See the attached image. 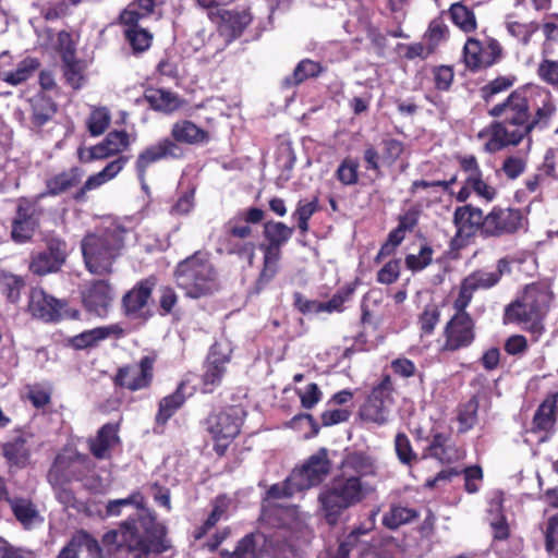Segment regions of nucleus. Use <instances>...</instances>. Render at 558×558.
<instances>
[{"label":"nucleus","mask_w":558,"mask_h":558,"mask_svg":"<svg viewBox=\"0 0 558 558\" xmlns=\"http://www.w3.org/2000/svg\"><path fill=\"white\" fill-rule=\"evenodd\" d=\"M101 543L110 553L126 550L134 558H150L171 547L166 537V527L156 521L151 512L121 522L102 535Z\"/></svg>","instance_id":"obj_1"},{"label":"nucleus","mask_w":558,"mask_h":558,"mask_svg":"<svg viewBox=\"0 0 558 558\" xmlns=\"http://www.w3.org/2000/svg\"><path fill=\"white\" fill-rule=\"evenodd\" d=\"M329 470L327 451L320 449L302 468L295 469L284 483L272 485L267 490L263 502L262 520L274 525L276 520L278 523L287 524V519L294 517L295 510L278 505L277 501L319 484L327 476Z\"/></svg>","instance_id":"obj_2"},{"label":"nucleus","mask_w":558,"mask_h":558,"mask_svg":"<svg viewBox=\"0 0 558 558\" xmlns=\"http://www.w3.org/2000/svg\"><path fill=\"white\" fill-rule=\"evenodd\" d=\"M529 98L530 88L515 90L506 101L490 109L489 113L504 118V122L492 126L490 137L485 144L487 151L494 153L507 145H515L531 131V125H527Z\"/></svg>","instance_id":"obj_3"},{"label":"nucleus","mask_w":558,"mask_h":558,"mask_svg":"<svg viewBox=\"0 0 558 558\" xmlns=\"http://www.w3.org/2000/svg\"><path fill=\"white\" fill-rule=\"evenodd\" d=\"M131 236V231L118 221H111L99 233L86 235L82 241V252L87 269L96 275L110 272L113 260Z\"/></svg>","instance_id":"obj_4"},{"label":"nucleus","mask_w":558,"mask_h":558,"mask_svg":"<svg viewBox=\"0 0 558 558\" xmlns=\"http://www.w3.org/2000/svg\"><path fill=\"white\" fill-rule=\"evenodd\" d=\"M373 492L374 486L368 481L341 475L323 488L318 500L328 523L335 524L344 510L362 502Z\"/></svg>","instance_id":"obj_5"},{"label":"nucleus","mask_w":558,"mask_h":558,"mask_svg":"<svg viewBox=\"0 0 558 558\" xmlns=\"http://www.w3.org/2000/svg\"><path fill=\"white\" fill-rule=\"evenodd\" d=\"M177 284L189 298L197 299L218 289L217 272L203 254H195L178 265Z\"/></svg>","instance_id":"obj_6"},{"label":"nucleus","mask_w":558,"mask_h":558,"mask_svg":"<svg viewBox=\"0 0 558 558\" xmlns=\"http://www.w3.org/2000/svg\"><path fill=\"white\" fill-rule=\"evenodd\" d=\"M550 300L551 295L547 289L536 284L527 286L522 296L507 306L505 322L522 325L523 328L538 335L543 329L542 317Z\"/></svg>","instance_id":"obj_7"},{"label":"nucleus","mask_w":558,"mask_h":558,"mask_svg":"<svg viewBox=\"0 0 558 558\" xmlns=\"http://www.w3.org/2000/svg\"><path fill=\"white\" fill-rule=\"evenodd\" d=\"M475 337L474 323L468 313H456L446 323L437 340L438 351L454 352L471 345Z\"/></svg>","instance_id":"obj_8"},{"label":"nucleus","mask_w":558,"mask_h":558,"mask_svg":"<svg viewBox=\"0 0 558 558\" xmlns=\"http://www.w3.org/2000/svg\"><path fill=\"white\" fill-rule=\"evenodd\" d=\"M525 218L520 209L494 207L484 218L483 233L489 236L512 234L523 229Z\"/></svg>","instance_id":"obj_9"},{"label":"nucleus","mask_w":558,"mask_h":558,"mask_svg":"<svg viewBox=\"0 0 558 558\" xmlns=\"http://www.w3.org/2000/svg\"><path fill=\"white\" fill-rule=\"evenodd\" d=\"M86 463V458L80 454H74V457H65L64 454H60L57 457L53 466L49 472V481L53 485L54 494L57 499L64 505L65 507H75L76 499L73 493L63 487L60 483V476L64 472H69L71 475L76 476V471L81 465Z\"/></svg>","instance_id":"obj_10"},{"label":"nucleus","mask_w":558,"mask_h":558,"mask_svg":"<svg viewBox=\"0 0 558 558\" xmlns=\"http://www.w3.org/2000/svg\"><path fill=\"white\" fill-rule=\"evenodd\" d=\"M231 353L232 345L228 340H219L213 344L203 378L205 392L213 391L220 384L226 373V365L230 362Z\"/></svg>","instance_id":"obj_11"},{"label":"nucleus","mask_w":558,"mask_h":558,"mask_svg":"<svg viewBox=\"0 0 558 558\" xmlns=\"http://www.w3.org/2000/svg\"><path fill=\"white\" fill-rule=\"evenodd\" d=\"M154 357L144 356L137 363L121 367L116 375V383L131 391L148 388L154 376Z\"/></svg>","instance_id":"obj_12"},{"label":"nucleus","mask_w":558,"mask_h":558,"mask_svg":"<svg viewBox=\"0 0 558 558\" xmlns=\"http://www.w3.org/2000/svg\"><path fill=\"white\" fill-rule=\"evenodd\" d=\"M39 216L40 210L34 202L26 198L20 199L12 225V239L17 243L28 241L38 227Z\"/></svg>","instance_id":"obj_13"},{"label":"nucleus","mask_w":558,"mask_h":558,"mask_svg":"<svg viewBox=\"0 0 558 558\" xmlns=\"http://www.w3.org/2000/svg\"><path fill=\"white\" fill-rule=\"evenodd\" d=\"M499 53L500 48L495 40L481 43L477 39L469 38L463 49L464 62L472 70L492 65Z\"/></svg>","instance_id":"obj_14"},{"label":"nucleus","mask_w":558,"mask_h":558,"mask_svg":"<svg viewBox=\"0 0 558 558\" xmlns=\"http://www.w3.org/2000/svg\"><path fill=\"white\" fill-rule=\"evenodd\" d=\"M130 145L129 135L124 131L110 132L102 142L88 148L87 150L80 151V159L82 161H92L97 159H106L117 155Z\"/></svg>","instance_id":"obj_15"},{"label":"nucleus","mask_w":558,"mask_h":558,"mask_svg":"<svg viewBox=\"0 0 558 558\" xmlns=\"http://www.w3.org/2000/svg\"><path fill=\"white\" fill-rule=\"evenodd\" d=\"M65 256V244L58 240L51 241L46 251L38 253L32 258L29 269L38 276L56 272L64 263Z\"/></svg>","instance_id":"obj_16"},{"label":"nucleus","mask_w":558,"mask_h":558,"mask_svg":"<svg viewBox=\"0 0 558 558\" xmlns=\"http://www.w3.org/2000/svg\"><path fill=\"white\" fill-rule=\"evenodd\" d=\"M28 308L33 316L45 322H54L66 315L64 304L41 289L32 290Z\"/></svg>","instance_id":"obj_17"},{"label":"nucleus","mask_w":558,"mask_h":558,"mask_svg":"<svg viewBox=\"0 0 558 558\" xmlns=\"http://www.w3.org/2000/svg\"><path fill=\"white\" fill-rule=\"evenodd\" d=\"M85 308L99 317L107 314L112 302V290L108 282L98 280L92 282L82 294Z\"/></svg>","instance_id":"obj_18"},{"label":"nucleus","mask_w":558,"mask_h":558,"mask_svg":"<svg viewBox=\"0 0 558 558\" xmlns=\"http://www.w3.org/2000/svg\"><path fill=\"white\" fill-rule=\"evenodd\" d=\"M178 150L179 147L177 144L169 138L161 140L158 143L146 147L138 154L135 162L137 175H145L148 167L161 159L167 157H177Z\"/></svg>","instance_id":"obj_19"},{"label":"nucleus","mask_w":558,"mask_h":558,"mask_svg":"<svg viewBox=\"0 0 558 558\" xmlns=\"http://www.w3.org/2000/svg\"><path fill=\"white\" fill-rule=\"evenodd\" d=\"M483 211L471 205L460 206L454 210L453 222L457 228V236L469 238L478 229L483 232Z\"/></svg>","instance_id":"obj_20"},{"label":"nucleus","mask_w":558,"mask_h":558,"mask_svg":"<svg viewBox=\"0 0 558 558\" xmlns=\"http://www.w3.org/2000/svg\"><path fill=\"white\" fill-rule=\"evenodd\" d=\"M123 330L119 325L97 327L72 337L71 344L75 349H86L97 345L100 341L109 338L110 336H121Z\"/></svg>","instance_id":"obj_21"},{"label":"nucleus","mask_w":558,"mask_h":558,"mask_svg":"<svg viewBox=\"0 0 558 558\" xmlns=\"http://www.w3.org/2000/svg\"><path fill=\"white\" fill-rule=\"evenodd\" d=\"M209 432L215 440V449L223 454L231 440L239 434L240 425L236 421H215L209 426Z\"/></svg>","instance_id":"obj_22"},{"label":"nucleus","mask_w":558,"mask_h":558,"mask_svg":"<svg viewBox=\"0 0 558 558\" xmlns=\"http://www.w3.org/2000/svg\"><path fill=\"white\" fill-rule=\"evenodd\" d=\"M117 432L118 429L116 425L106 424L98 432L97 436L89 440L90 451L96 458H106L108 456V451L119 442Z\"/></svg>","instance_id":"obj_23"},{"label":"nucleus","mask_w":558,"mask_h":558,"mask_svg":"<svg viewBox=\"0 0 558 558\" xmlns=\"http://www.w3.org/2000/svg\"><path fill=\"white\" fill-rule=\"evenodd\" d=\"M171 135L175 142L184 144H201L208 140L206 131L187 120L174 123Z\"/></svg>","instance_id":"obj_24"},{"label":"nucleus","mask_w":558,"mask_h":558,"mask_svg":"<svg viewBox=\"0 0 558 558\" xmlns=\"http://www.w3.org/2000/svg\"><path fill=\"white\" fill-rule=\"evenodd\" d=\"M375 473L373 462L363 453H350L342 463L343 476L355 475L362 481H367V476Z\"/></svg>","instance_id":"obj_25"},{"label":"nucleus","mask_w":558,"mask_h":558,"mask_svg":"<svg viewBox=\"0 0 558 558\" xmlns=\"http://www.w3.org/2000/svg\"><path fill=\"white\" fill-rule=\"evenodd\" d=\"M530 96L537 98L534 99V105L536 106L535 119L532 122L527 121V125H531L532 129L535 125L546 124L554 113L555 107L550 94L545 89L538 87L530 88Z\"/></svg>","instance_id":"obj_26"},{"label":"nucleus","mask_w":558,"mask_h":558,"mask_svg":"<svg viewBox=\"0 0 558 558\" xmlns=\"http://www.w3.org/2000/svg\"><path fill=\"white\" fill-rule=\"evenodd\" d=\"M151 286L149 281L141 282L124 296L123 304L126 314L137 315L144 310L150 298Z\"/></svg>","instance_id":"obj_27"},{"label":"nucleus","mask_w":558,"mask_h":558,"mask_svg":"<svg viewBox=\"0 0 558 558\" xmlns=\"http://www.w3.org/2000/svg\"><path fill=\"white\" fill-rule=\"evenodd\" d=\"M166 0H136L125 9L120 20L124 25L137 24V22L154 12V8L163 3Z\"/></svg>","instance_id":"obj_28"},{"label":"nucleus","mask_w":558,"mask_h":558,"mask_svg":"<svg viewBox=\"0 0 558 558\" xmlns=\"http://www.w3.org/2000/svg\"><path fill=\"white\" fill-rule=\"evenodd\" d=\"M81 180V172L78 169L73 168L66 172L59 173L47 181V191L40 195L38 198L44 197L46 195H58L72 186H75Z\"/></svg>","instance_id":"obj_29"},{"label":"nucleus","mask_w":558,"mask_h":558,"mask_svg":"<svg viewBox=\"0 0 558 558\" xmlns=\"http://www.w3.org/2000/svg\"><path fill=\"white\" fill-rule=\"evenodd\" d=\"M32 124L40 128L46 124L54 114L56 108L52 101L44 95H35L31 99Z\"/></svg>","instance_id":"obj_30"},{"label":"nucleus","mask_w":558,"mask_h":558,"mask_svg":"<svg viewBox=\"0 0 558 558\" xmlns=\"http://www.w3.org/2000/svg\"><path fill=\"white\" fill-rule=\"evenodd\" d=\"M502 508V495L497 493L490 500L489 514L490 525L494 531L495 538L506 539L509 535V526L501 513Z\"/></svg>","instance_id":"obj_31"},{"label":"nucleus","mask_w":558,"mask_h":558,"mask_svg":"<svg viewBox=\"0 0 558 558\" xmlns=\"http://www.w3.org/2000/svg\"><path fill=\"white\" fill-rule=\"evenodd\" d=\"M524 440L529 444H541L546 441L554 426L555 421H525Z\"/></svg>","instance_id":"obj_32"},{"label":"nucleus","mask_w":558,"mask_h":558,"mask_svg":"<svg viewBox=\"0 0 558 558\" xmlns=\"http://www.w3.org/2000/svg\"><path fill=\"white\" fill-rule=\"evenodd\" d=\"M146 98L154 109L165 112L174 111L181 105L180 99L174 94L163 89L150 90Z\"/></svg>","instance_id":"obj_33"},{"label":"nucleus","mask_w":558,"mask_h":558,"mask_svg":"<svg viewBox=\"0 0 558 558\" xmlns=\"http://www.w3.org/2000/svg\"><path fill=\"white\" fill-rule=\"evenodd\" d=\"M38 65L35 59H24L14 71L4 73L2 80L10 85L16 86L27 81L37 70Z\"/></svg>","instance_id":"obj_34"},{"label":"nucleus","mask_w":558,"mask_h":558,"mask_svg":"<svg viewBox=\"0 0 558 558\" xmlns=\"http://www.w3.org/2000/svg\"><path fill=\"white\" fill-rule=\"evenodd\" d=\"M184 401V384H181L173 393L160 400L158 418H170L183 405Z\"/></svg>","instance_id":"obj_35"},{"label":"nucleus","mask_w":558,"mask_h":558,"mask_svg":"<svg viewBox=\"0 0 558 558\" xmlns=\"http://www.w3.org/2000/svg\"><path fill=\"white\" fill-rule=\"evenodd\" d=\"M111 121L110 112L105 107H94L86 120V126L92 136L101 135Z\"/></svg>","instance_id":"obj_36"},{"label":"nucleus","mask_w":558,"mask_h":558,"mask_svg":"<svg viewBox=\"0 0 558 558\" xmlns=\"http://www.w3.org/2000/svg\"><path fill=\"white\" fill-rule=\"evenodd\" d=\"M68 545L77 554L85 548L93 558H101L102 548L99 542L86 532H77L73 535Z\"/></svg>","instance_id":"obj_37"},{"label":"nucleus","mask_w":558,"mask_h":558,"mask_svg":"<svg viewBox=\"0 0 558 558\" xmlns=\"http://www.w3.org/2000/svg\"><path fill=\"white\" fill-rule=\"evenodd\" d=\"M264 234L269 241L268 245H276L280 248L292 236L293 229L282 222L268 221L264 225Z\"/></svg>","instance_id":"obj_38"},{"label":"nucleus","mask_w":558,"mask_h":558,"mask_svg":"<svg viewBox=\"0 0 558 558\" xmlns=\"http://www.w3.org/2000/svg\"><path fill=\"white\" fill-rule=\"evenodd\" d=\"M417 518V512L413 509L396 506L392 507L383 518V523L389 529H397L402 524L412 522Z\"/></svg>","instance_id":"obj_39"},{"label":"nucleus","mask_w":558,"mask_h":558,"mask_svg":"<svg viewBox=\"0 0 558 558\" xmlns=\"http://www.w3.org/2000/svg\"><path fill=\"white\" fill-rule=\"evenodd\" d=\"M320 70L319 63L308 59L302 60L294 69L292 75L286 77L284 84L288 86L299 85L305 80L316 76Z\"/></svg>","instance_id":"obj_40"},{"label":"nucleus","mask_w":558,"mask_h":558,"mask_svg":"<svg viewBox=\"0 0 558 558\" xmlns=\"http://www.w3.org/2000/svg\"><path fill=\"white\" fill-rule=\"evenodd\" d=\"M230 505L231 499L228 498L227 496L223 495L217 497L214 502L211 513L209 514L208 519L205 521L203 526L196 532L195 537L201 538L204 534L207 533L208 530L215 526V524L226 515Z\"/></svg>","instance_id":"obj_41"},{"label":"nucleus","mask_w":558,"mask_h":558,"mask_svg":"<svg viewBox=\"0 0 558 558\" xmlns=\"http://www.w3.org/2000/svg\"><path fill=\"white\" fill-rule=\"evenodd\" d=\"M64 76L73 88L82 87L84 83L85 64L74 59L71 53L64 54Z\"/></svg>","instance_id":"obj_42"},{"label":"nucleus","mask_w":558,"mask_h":558,"mask_svg":"<svg viewBox=\"0 0 558 558\" xmlns=\"http://www.w3.org/2000/svg\"><path fill=\"white\" fill-rule=\"evenodd\" d=\"M450 16L452 22L466 33L476 28V20L474 13L462 3H453L450 7Z\"/></svg>","instance_id":"obj_43"},{"label":"nucleus","mask_w":558,"mask_h":558,"mask_svg":"<svg viewBox=\"0 0 558 558\" xmlns=\"http://www.w3.org/2000/svg\"><path fill=\"white\" fill-rule=\"evenodd\" d=\"M262 250L264 251V267L259 279L269 281L278 271L281 251L276 245H263Z\"/></svg>","instance_id":"obj_44"},{"label":"nucleus","mask_w":558,"mask_h":558,"mask_svg":"<svg viewBox=\"0 0 558 558\" xmlns=\"http://www.w3.org/2000/svg\"><path fill=\"white\" fill-rule=\"evenodd\" d=\"M12 510L16 519L25 526H32L39 517L33 505L24 499L13 500L11 502Z\"/></svg>","instance_id":"obj_45"},{"label":"nucleus","mask_w":558,"mask_h":558,"mask_svg":"<svg viewBox=\"0 0 558 558\" xmlns=\"http://www.w3.org/2000/svg\"><path fill=\"white\" fill-rule=\"evenodd\" d=\"M353 399V392L344 389L335 393L328 401L329 411L322 418H345L349 412L336 409L337 405L348 404Z\"/></svg>","instance_id":"obj_46"},{"label":"nucleus","mask_w":558,"mask_h":558,"mask_svg":"<svg viewBox=\"0 0 558 558\" xmlns=\"http://www.w3.org/2000/svg\"><path fill=\"white\" fill-rule=\"evenodd\" d=\"M7 460L14 465L24 466L29 458V451L25 446L24 439H17L14 442L7 444L3 448Z\"/></svg>","instance_id":"obj_47"},{"label":"nucleus","mask_w":558,"mask_h":558,"mask_svg":"<svg viewBox=\"0 0 558 558\" xmlns=\"http://www.w3.org/2000/svg\"><path fill=\"white\" fill-rule=\"evenodd\" d=\"M222 20L231 29V36L234 38L251 23L252 17L247 11H226L222 14Z\"/></svg>","instance_id":"obj_48"},{"label":"nucleus","mask_w":558,"mask_h":558,"mask_svg":"<svg viewBox=\"0 0 558 558\" xmlns=\"http://www.w3.org/2000/svg\"><path fill=\"white\" fill-rule=\"evenodd\" d=\"M125 36L135 52L145 51L150 47L153 36L144 28L136 27V24L129 25Z\"/></svg>","instance_id":"obj_49"},{"label":"nucleus","mask_w":558,"mask_h":558,"mask_svg":"<svg viewBox=\"0 0 558 558\" xmlns=\"http://www.w3.org/2000/svg\"><path fill=\"white\" fill-rule=\"evenodd\" d=\"M464 281L471 286L474 291L477 289H488L499 281V272L492 270H477L469 275Z\"/></svg>","instance_id":"obj_50"},{"label":"nucleus","mask_w":558,"mask_h":558,"mask_svg":"<svg viewBox=\"0 0 558 558\" xmlns=\"http://www.w3.org/2000/svg\"><path fill=\"white\" fill-rule=\"evenodd\" d=\"M359 162L352 158H345L339 165L336 175L343 185H354L359 181Z\"/></svg>","instance_id":"obj_51"},{"label":"nucleus","mask_w":558,"mask_h":558,"mask_svg":"<svg viewBox=\"0 0 558 558\" xmlns=\"http://www.w3.org/2000/svg\"><path fill=\"white\" fill-rule=\"evenodd\" d=\"M466 184L471 186L472 191L485 202L494 201L497 195L496 189L484 180L483 173L474 178H466Z\"/></svg>","instance_id":"obj_52"},{"label":"nucleus","mask_w":558,"mask_h":558,"mask_svg":"<svg viewBox=\"0 0 558 558\" xmlns=\"http://www.w3.org/2000/svg\"><path fill=\"white\" fill-rule=\"evenodd\" d=\"M440 320V311L437 305H426L418 318L422 335H430Z\"/></svg>","instance_id":"obj_53"},{"label":"nucleus","mask_w":558,"mask_h":558,"mask_svg":"<svg viewBox=\"0 0 558 558\" xmlns=\"http://www.w3.org/2000/svg\"><path fill=\"white\" fill-rule=\"evenodd\" d=\"M317 199L300 201L293 217L298 219L299 229L304 233L308 230V220L317 210Z\"/></svg>","instance_id":"obj_54"},{"label":"nucleus","mask_w":558,"mask_h":558,"mask_svg":"<svg viewBox=\"0 0 558 558\" xmlns=\"http://www.w3.org/2000/svg\"><path fill=\"white\" fill-rule=\"evenodd\" d=\"M256 555L253 535L244 536L232 553L222 551V558H254Z\"/></svg>","instance_id":"obj_55"},{"label":"nucleus","mask_w":558,"mask_h":558,"mask_svg":"<svg viewBox=\"0 0 558 558\" xmlns=\"http://www.w3.org/2000/svg\"><path fill=\"white\" fill-rule=\"evenodd\" d=\"M301 405L304 409H313L322 400V391L317 384H308L304 388L296 389Z\"/></svg>","instance_id":"obj_56"},{"label":"nucleus","mask_w":558,"mask_h":558,"mask_svg":"<svg viewBox=\"0 0 558 558\" xmlns=\"http://www.w3.org/2000/svg\"><path fill=\"white\" fill-rule=\"evenodd\" d=\"M433 250L424 245L418 254H410L405 257V265L412 271H420L427 267L432 262Z\"/></svg>","instance_id":"obj_57"},{"label":"nucleus","mask_w":558,"mask_h":558,"mask_svg":"<svg viewBox=\"0 0 558 558\" xmlns=\"http://www.w3.org/2000/svg\"><path fill=\"white\" fill-rule=\"evenodd\" d=\"M507 29L511 36L526 44L531 36L538 29V25L536 23L522 24L512 21L507 23Z\"/></svg>","instance_id":"obj_58"},{"label":"nucleus","mask_w":558,"mask_h":558,"mask_svg":"<svg viewBox=\"0 0 558 558\" xmlns=\"http://www.w3.org/2000/svg\"><path fill=\"white\" fill-rule=\"evenodd\" d=\"M400 276V260L393 259L384 265L377 272V280L383 284H391Z\"/></svg>","instance_id":"obj_59"},{"label":"nucleus","mask_w":558,"mask_h":558,"mask_svg":"<svg viewBox=\"0 0 558 558\" xmlns=\"http://www.w3.org/2000/svg\"><path fill=\"white\" fill-rule=\"evenodd\" d=\"M558 415V392L550 393L538 407L534 418H555Z\"/></svg>","instance_id":"obj_60"},{"label":"nucleus","mask_w":558,"mask_h":558,"mask_svg":"<svg viewBox=\"0 0 558 558\" xmlns=\"http://www.w3.org/2000/svg\"><path fill=\"white\" fill-rule=\"evenodd\" d=\"M0 558H35V553L26 548L15 547L0 538Z\"/></svg>","instance_id":"obj_61"},{"label":"nucleus","mask_w":558,"mask_h":558,"mask_svg":"<svg viewBox=\"0 0 558 558\" xmlns=\"http://www.w3.org/2000/svg\"><path fill=\"white\" fill-rule=\"evenodd\" d=\"M539 77L550 85H558V61L544 60L538 66Z\"/></svg>","instance_id":"obj_62"},{"label":"nucleus","mask_w":558,"mask_h":558,"mask_svg":"<svg viewBox=\"0 0 558 558\" xmlns=\"http://www.w3.org/2000/svg\"><path fill=\"white\" fill-rule=\"evenodd\" d=\"M524 169L525 160L520 157H508L502 165V171L511 180L517 179Z\"/></svg>","instance_id":"obj_63"},{"label":"nucleus","mask_w":558,"mask_h":558,"mask_svg":"<svg viewBox=\"0 0 558 558\" xmlns=\"http://www.w3.org/2000/svg\"><path fill=\"white\" fill-rule=\"evenodd\" d=\"M546 547L548 551L558 553V515L550 518L546 532Z\"/></svg>","instance_id":"obj_64"}]
</instances>
